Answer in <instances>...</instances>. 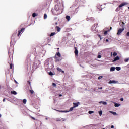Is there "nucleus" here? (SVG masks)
<instances>
[{"instance_id":"f257e3e1","label":"nucleus","mask_w":129,"mask_h":129,"mask_svg":"<svg viewBox=\"0 0 129 129\" xmlns=\"http://www.w3.org/2000/svg\"><path fill=\"white\" fill-rule=\"evenodd\" d=\"M124 31V28H120L118 29L117 34L119 36L122 32Z\"/></svg>"},{"instance_id":"f03ea898","label":"nucleus","mask_w":129,"mask_h":129,"mask_svg":"<svg viewBox=\"0 0 129 129\" xmlns=\"http://www.w3.org/2000/svg\"><path fill=\"white\" fill-rule=\"evenodd\" d=\"M24 31H25V28H22L20 30L18 31V33L17 34L18 37H19L20 35H21V33L24 32Z\"/></svg>"},{"instance_id":"7ed1b4c3","label":"nucleus","mask_w":129,"mask_h":129,"mask_svg":"<svg viewBox=\"0 0 129 129\" xmlns=\"http://www.w3.org/2000/svg\"><path fill=\"white\" fill-rule=\"evenodd\" d=\"M73 107L75 108V107H78V105H79L80 103L79 102H77V103H73Z\"/></svg>"},{"instance_id":"20e7f679","label":"nucleus","mask_w":129,"mask_h":129,"mask_svg":"<svg viewBox=\"0 0 129 129\" xmlns=\"http://www.w3.org/2000/svg\"><path fill=\"white\" fill-rule=\"evenodd\" d=\"M86 21H92V22H94V18L90 17L86 18Z\"/></svg>"},{"instance_id":"39448f33","label":"nucleus","mask_w":129,"mask_h":129,"mask_svg":"<svg viewBox=\"0 0 129 129\" xmlns=\"http://www.w3.org/2000/svg\"><path fill=\"white\" fill-rule=\"evenodd\" d=\"M120 59V57L119 56H116L114 58V60L112 61V62H115L116 61H118Z\"/></svg>"},{"instance_id":"423d86ee","label":"nucleus","mask_w":129,"mask_h":129,"mask_svg":"<svg viewBox=\"0 0 129 129\" xmlns=\"http://www.w3.org/2000/svg\"><path fill=\"white\" fill-rule=\"evenodd\" d=\"M117 82H118L117 81H115V80H110L109 83L110 84H112V83H114V84L117 83Z\"/></svg>"},{"instance_id":"0eeeda50","label":"nucleus","mask_w":129,"mask_h":129,"mask_svg":"<svg viewBox=\"0 0 129 129\" xmlns=\"http://www.w3.org/2000/svg\"><path fill=\"white\" fill-rule=\"evenodd\" d=\"M125 5H127V4L125 2L122 3L121 4H120L119 6V8H122V7H123L124 6H125Z\"/></svg>"},{"instance_id":"6e6552de","label":"nucleus","mask_w":129,"mask_h":129,"mask_svg":"<svg viewBox=\"0 0 129 129\" xmlns=\"http://www.w3.org/2000/svg\"><path fill=\"white\" fill-rule=\"evenodd\" d=\"M57 70H58L59 72H62V73H64L65 72L64 71L62 70V69L60 68H57Z\"/></svg>"},{"instance_id":"1a4fd4ad","label":"nucleus","mask_w":129,"mask_h":129,"mask_svg":"<svg viewBox=\"0 0 129 129\" xmlns=\"http://www.w3.org/2000/svg\"><path fill=\"white\" fill-rule=\"evenodd\" d=\"M109 112L110 113H112L113 115H117V113H116L115 112L110 111Z\"/></svg>"},{"instance_id":"9d476101","label":"nucleus","mask_w":129,"mask_h":129,"mask_svg":"<svg viewBox=\"0 0 129 129\" xmlns=\"http://www.w3.org/2000/svg\"><path fill=\"white\" fill-rule=\"evenodd\" d=\"M99 103H102V104H103L104 105H106V104H107V102H104V101H100L99 102Z\"/></svg>"},{"instance_id":"9b49d317","label":"nucleus","mask_w":129,"mask_h":129,"mask_svg":"<svg viewBox=\"0 0 129 129\" xmlns=\"http://www.w3.org/2000/svg\"><path fill=\"white\" fill-rule=\"evenodd\" d=\"M66 19L67 20L68 22H69V21H70V17L68 15L66 16Z\"/></svg>"},{"instance_id":"f8f14e48","label":"nucleus","mask_w":129,"mask_h":129,"mask_svg":"<svg viewBox=\"0 0 129 129\" xmlns=\"http://www.w3.org/2000/svg\"><path fill=\"white\" fill-rule=\"evenodd\" d=\"M37 16H38V14H36V13H33L32 14L33 18H35V17H37Z\"/></svg>"},{"instance_id":"ddd939ff","label":"nucleus","mask_w":129,"mask_h":129,"mask_svg":"<svg viewBox=\"0 0 129 129\" xmlns=\"http://www.w3.org/2000/svg\"><path fill=\"white\" fill-rule=\"evenodd\" d=\"M56 31L57 32H60L61 31V28L59 26L56 27Z\"/></svg>"},{"instance_id":"4468645a","label":"nucleus","mask_w":129,"mask_h":129,"mask_svg":"<svg viewBox=\"0 0 129 129\" xmlns=\"http://www.w3.org/2000/svg\"><path fill=\"white\" fill-rule=\"evenodd\" d=\"M75 54L76 56H78V50L77 49L75 50Z\"/></svg>"},{"instance_id":"2eb2a0df","label":"nucleus","mask_w":129,"mask_h":129,"mask_svg":"<svg viewBox=\"0 0 129 129\" xmlns=\"http://www.w3.org/2000/svg\"><path fill=\"white\" fill-rule=\"evenodd\" d=\"M97 58H98L99 59H100V58H101V53H100V52L98 53Z\"/></svg>"},{"instance_id":"dca6fc26","label":"nucleus","mask_w":129,"mask_h":129,"mask_svg":"<svg viewBox=\"0 0 129 129\" xmlns=\"http://www.w3.org/2000/svg\"><path fill=\"white\" fill-rule=\"evenodd\" d=\"M55 35H56V33H55V32H52V33L50 34V37H52V36H55Z\"/></svg>"},{"instance_id":"f3484780","label":"nucleus","mask_w":129,"mask_h":129,"mask_svg":"<svg viewBox=\"0 0 129 129\" xmlns=\"http://www.w3.org/2000/svg\"><path fill=\"white\" fill-rule=\"evenodd\" d=\"M11 94H14V95H17V92L15 91H11Z\"/></svg>"},{"instance_id":"a211bd4d","label":"nucleus","mask_w":129,"mask_h":129,"mask_svg":"<svg viewBox=\"0 0 129 129\" xmlns=\"http://www.w3.org/2000/svg\"><path fill=\"white\" fill-rule=\"evenodd\" d=\"M120 69H121V68H120V67H116V70L117 71H119V70H120Z\"/></svg>"},{"instance_id":"6ab92c4d","label":"nucleus","mask_w":129,"mask_h":129,"mask_svg":"<svg viewBox=\"0 0 129 129\" xmlns=\"http://www.w3.org/2000/svg\"><path fill=\"white\" fill-rule=\"evenodd\" d=\"M56 55L58 56V57H59V58L61 57V54L60 53V52H57L56 53Z\"/></svg>"},{"instance_id":"aec40b11","label":"nucleus","mask_w":129,"mask_h":129,"mask_svg":"<svg viewBox=\"0 0 129 129\" xmlns=\"http://www.w3.org/2000/svg\"><path fill=\"white\" fill-rule=\"evenodd\" d=\"M114 70H115V68L113 67H112L111 68H110V71H114Z\"/></svg>"},{"instance_id":"412c9836","label":"nucleus","mask_w":129,"mask_h":129,"mask_svg":"<svg viewBox=\"0 0 129 129\" xmlns=\"http://www.w3.org/2000/svg\"><path fill=\"white\" fill-rule=\"evenodd\" d=\"M27 82L29 84L31 89H32V86L31 85V82H30V81H28Z\"/></svg>"},{"instance_id":"4be33fe9","label":"nucleus","mask_w":129,"mask_h":129,"mask_svg":"<svg viewBox=\"0 0 129 129\" xmlns=\"http://www.w3.org/2000/svg\"><path fill=\"white\" fill-rule=\"evenodd\" d=\"M23 102L24 104H26L27 103V100L26 99H23Z\"/></svg>"},{"instance_id":"5701e85b","label":"nucleus","mask_w":129,"mask_h":129,"mask_svg":"<svg viewBox=\"0 0 129 129\" xmlns=\"http://www.w3.org/2000/svg\"><path fill=\"white\" fill-rule=\"evenodd\" d=\"M119 105H120V104L115 103V107H118V106H119Z\"/></svg>"},{"instance_id":"b1692460","label":"nucleus","mask_w":129,"mask_h":129,"mask_svg":"<svg viewBox=\"0 0 129 129\" xmlns=\"http://www.w3.org/2000/svg\"><path fill=\"white\" fill-rule=\"evenodd\" d=\"M10 64V69H13V68L14 67L13 63H11Z\"/></svg>"},{"instance_id":"393cba45","label":"nucleus","mask_w":129,"mask_h":129,"mask_svg":"<svg viewBox=\"0 0 129 129\" xmlns=\"http://www.w3.org/2000/svg\"><path fill=\"white\" fill-rule=\"evenodd\" d=\"M99 114L100 116H101L102 115V111H99Z\"/></svg>"},{"instance_id":"a878e982","label":"nucleus","mask_w":129,"mask_h":129,"mask_svg":"<svg viewBox=\"0 0 129 129\" xmlns=\"http://www.w3.org/2000/svg\"><path fill=\"white\" fill-rule=\"evenodd\" d=\"M47 14H44V20H46V19H47Z\"/></svg>"},{"instance_id":"bb28decb","label":"nucleus","mask_w":129,"mask_h":129,"mask_svg":"<svg viewBox=\"0 0 129 129\" xmlns=\"http://www.w3.org/2000/svg\"><path fill=\"white\" fill-rule=\"evenodd\" d=\"M74 108H75L74 107H71L69 110V111H72L73 109H74Z\"/></svg>"},{"instance_id":"cd10ccee","label":"nucleus","mask_w":129,"mask_h":129,"mask_svg":"<svg viewBox=\"0 0 129 129\" xmlns=\"http://www.w3.org/2000/svg\"><path fill=\"white\" fill-rule=\"evenodd\" d=\"M94 113V111H89V112H88L89 114H92V113Z\"/></svg>"},{"instance_id":"c85d7f7f","label":"nucleus","mask_w":129,"mask_h":129,"mask_svg":"<svg viewBox=\"0 0 129 129\" xmlns=\"http://www.w3.org/2000/svg\"><path fill=\"white\" fill-rule=\"evenodd\" d=\"M128 61H129V58H125L124 59V62H125L126 63L128 62Z\"/></svg>"},{"instance_id":"c756f323","label":"nucleus","mask_w":129,"mask_h":129,"mask_svg":"<svg viewBox=\"0 0 129 129\" xmlns=\"http://www.w3.org/2000/svg\"><path fill=\"white\" fill-rule=\"evenodd\" d=\"M113 55L114 57H115L116 56H117V53L114 52L113 53Z\"/></svg>"},{"instance_id":"7c9ffc66","label":"nucleus","mask_w":129,"mask_h":129,"mask_svg":"<svg viewBox=\"0 0 129 129\" xmlns=\"http://www.w3.org/2000/svg\"><path fill=\"white\" fill-rule=\"evenodd\" d=\"M108 32H109V30H108V31H105L104 33V35H106L107 34V33H108Z\"/></svg>"},{"instance_id":"2f4dec72","label":"nucleus","mask_w":129,"mask_h":129,"mask_svg":"<svg viewBox=\"0 0 129 129\" xmlns=\"http://www.w3.org/2000/svg\"><path fill=\"white\" fill-rule=\"evenodd\" d=\"M29 91H30V93H31V94H33V93H34V92L33 90H30Z\"/></svg>"},{"instance_id":"473e14b6","label":"nucleus","mask_w":129,"mask_h":129,"mask_svg":"<svg viewBox=\"0 0 129 129\" xmlns=\"http://www.w3.org/2000/svg\"><path fill=\"white\" fill-rule=\"evenodd\" d=\"M52 86H54V87H56V86H57V85H56V84L55 83H53Z\"/></svg>"},{"instance_id":"72a5a7b5","label":"nucleus","mask_w":129,"mask_h":129,"mask_svg":"<svg viewBox=\"0 0 129 129\" xmlns=\"http://www.w3.org/2000/svg\"><path fill=\"white\" fill-rule=\"evenodd\" d=\"M53 73L52 72H50L49 73V75H50L51 76H52L53 75Z\"/></svg>"},{"instance_id":"f704fd0d","label":"nucleus","mask_w":129,"mask_h":129,"mask_svg":"<svg viewBox=\"0 0 129 129\" xmlns=\"http://www.w3.org/2000/svg\"><path fill=\"white\" fill-rule=\"evenodd\" d=\"M103 77V76H100L98 77V79H101Z\"/></svg>"},{"instance_id":"c9c22d12","label":"nucleus","mask_w":129,"mask_h":129,"mask_svg":"<svg viewBox=\"0 0 129 129\" xmlns=\"http://www.w3.org/2000/svg\"><path fill=\"white\" fill-rule=\"evenodd\" d=\"M98 36L100 38V40H101V35L98 34Z\"/></svg>"},{"instance_id":"e433bc0d","label":"nucleus","mask_w":129,"mask_h":129,"mask_svg":"<svg viewBox=\"0 0 129 129\" xmlns=\"http://www.w3.org/2000/svg\"><path fill=\"white\" fill-rule=\"evenodd\" d=\"M31 118H32V119H33V120H36V118H35L33 117H31Z\"/></svg>"},{"instance_id":"4c0bfd02","label":"nucleus","mask_w":129,"mask_h":129,"mask_svg":"<svg viewBox=\"0 0 129 129\" xmlns=\"http://www.w3.org/2000/svg\"><path fill=\"white\" fill-rule=\"evenodd\" d=\"M126 36H127V37H129V32H128L127 33Z\"/></svg>"},{"instance_id":"58836bf2","label":"nucleus","mask_w":129,"mask_h":129,"mask_svg":"<svg viewBox=\"0 0 129 129\" xmlns=\"http://www.w3.org/2000/svg\"><path fill=\"white\" fill-rule=\"evenodd\" d=\"M111 128H114V126L111 125Z\"/></svg>"},{"instance_id":"ea45409f","label":"nucleus","mask_w":129,"mask_h":129,"mask_svg":"<svg viewBox=\"0 0 129 129\" xmlns=\"http://www.w3.org/2000/svg\"><path fill=\"white\" fill-rule=\"evenodd\" d=\"M120 101H123V98H121V99H120Z\"/></svg>"},{"instance_id":"a19ab883","label":"nucleus","mask_w":129,"mask_h":129,"mask_svg":"<svg viewBox=\"0 0 129 129\" xmlns=\"http://www.w3.org/2000/svg\"><path fill=\"white\" fill-rule=\"evenodd\" d=\"M3 102H5V101H6V99H3Z\"/></svg>"},{"instance_id":"79ce46f5","label":"nucleus","mask_w":129,"mask_h":129,"mask_svg":"<svg viewBox=\"0 0 129 129\" xmlns=\"http://www.w3.org/2000/svg\"><path fill=\"white\" fill-rule=\"evenodd\" d=\"M109 41V40L108 39L106 40V42H108Z\"/></svg>"},{"instance_id":"37998d69","label":"nucleus","mask_w":129,"mask_h":129,"mask_svg":"<svg viewBox=\"0 0 129 129\" xmlns=\"http://www.w3.org/2000/svg\"><path fill=\"white\" fill-rule=\"evenodd\" d=\"M15 82L16 83V84H18V82H17V81L15 80Z\"/></svg>"},{"instance_id":"c03bdc74","label":"nucleus","mask_w":129,"mask_h":129,"mask_svg":"<svg viewBox=\"0 0 129 129\" xmlns=\"http://www.w3.org/2000/svg\"><path fill=\"white\" fill-rule=\"evenodd\" d=\"M98 89H102V87H99Z\"/></svg>"},{"instance_id":"a18cd8bd","label":"nucleus","mask_w":129,"mask_h":129,"mask_svg":"<svg viewBox=\"0 0 129 129\" xmlns=\"http://www.w3.org/2000/svg\"><path fill=\"white\" fill-rule=\"evenodd\" d=\"M59 97H62V94H59Z\"/></svg>"},{"instance_id":"49530a36","label":"nucleus","mask_w":129,"mask_h":129,"mask_svg":"<svg viewBox=\"0 0 129 129\" xmlns=\"http://www.w3.org/2000/svg\"><path fill=\"white\" fill-rule=\"evenodd\" d=\"M112 27H110V30H112Z\"/></svg>"},{"instance_id":"de8ad7c7","label":"nucleus","mask_w":129,"mask_h":129,"mask_svg":"<svg viewBox=\"0 0 129 129\" xmlns=\"http://www.w3.org/2000/svg\"><path fill=\"white\" fill-rule=\"evenodd\" d=\"M59 111V112H62V111Z\"/></svg>"},{"instance_id":"09e8293b","label":"nucleus","mask_w":129,"mask_h":129,"mask_svg":"<svg viewBox=\"0 0 129 129\" xmlns=\"http://www.w3.org/2000/svg\"><path fill=\"white\" fill-rule=\"evenodd\" d=\"M2 115L0 114V117H1Z\"/></svg>"},{"instance_id":"8fccbe9b","label":"nucleus","mask_w":129,"mask_h":129,"mask_svg":"<svg viewBox=\"0 0 129 129\" xmlns=\"http://www.w3.org/2000/svg\"><path fill=\"white\" fill-rule=\"evenodd\" d=\"M12 39H13V36L12 37Z\"/></svg>"},{"instance_id":"3c124183","label":"nucleus","mask_w":129,"mask_h":129,"mask_svg":"<svg viewBox=\"0 0 129 129\" xmlns=\"http://www.w3.org/2000/svg\"><path fill=\"white\" fill-rule=\"evenodd\" d=\"M128 9H129V7H128Z\"/></svg>"},{"instance_id":"603ef678","label":"nucleus","mask_w":129,"mask_h":129,"mask_svg":"<svg viewBox=\"0 0 129 129\" xmlns=\"http://www.w3.org/2000/svg\"><path fill=\"white\" fill-rule=\"evenodd\" d=\"M103 129H105V128H103Z\"/></svg>"}]
</instances>
